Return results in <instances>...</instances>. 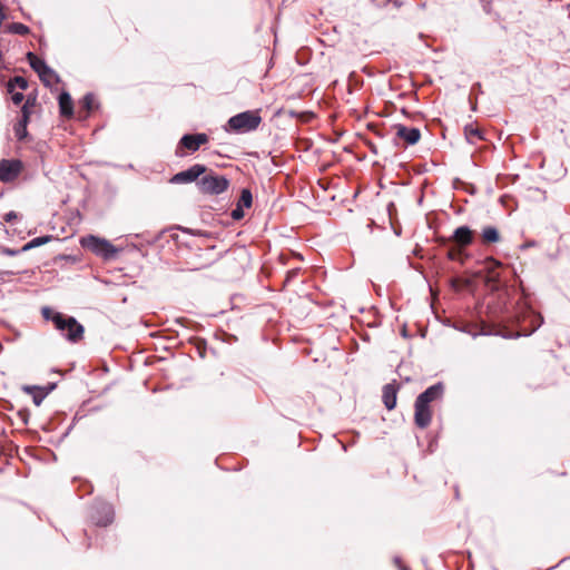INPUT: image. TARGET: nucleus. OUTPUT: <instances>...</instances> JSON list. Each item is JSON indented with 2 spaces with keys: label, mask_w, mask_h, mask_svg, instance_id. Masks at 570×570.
Wrapping results in <instances>:
<instances>
[{
  "label": "nucleus",
  "mask_w": 570,
  "mask_h": 570,
  "mask_svg": "<svg viewBox=\"0 0 570 570\" xmlns=\"http://www.w3.org/2000/svg\"><path fill=\"white\" fill-rule=\"evenodd\" d=\"M42 316L51 320L57 330H59L70 342H78L83 335V326L72 316H65L61 313L53 312L50 307H43Z\"/></svg>",
  "instance_id": "obj_1"
},
{
  "label": "nucleus",
  "mask_w": 570,
  "mask_h": 570,
  "mask_svg": "<svg viewBox=\"0 0 570 570\" xmlns=\"http://www.w3.org/2000/svg\"><path fill=\"white\" fill-rule=\"evenodd\" d=\"M262 117L258 110H247L230 117L225 126L226 131L245 134L258 128Z\"/></svg>",
  "instance_id": "obj_2"
},
{
  "label": "nucleus",
  "mask_w": 570,
  "mask_h": 570,
  "mask_svg": "<svg viewBox=\"0 0 570 570\" xmlns=\"http://www.w3.org/2000/svg\"><path fill=\"white\" fill-rule=\"evenodd\" d=\"M81 245L105 259H110L118 253V249L110 242L94 235L82 237Z\"/></svg>",
  "instance_id": "obj_3"
},
{
  "label": "nucleus",
  "mask_w": 570,
  "mask_h": 570,
  "mask_svg": "<svg viewBox=\"0 0 570 570\" xmlns=\"http://www.w3.org/2000/svg\"><path fill=\"white\" fill-rule=\"evenodd\" d=\"M198 186L204 194L219 195L227 190L229 181L225 176L208 174L198 180Z\"/></svg>",
  "instance_id": "obj_4"
},
{
  "label": "nucleus",
  "mask_w": 570,
  "mask_h": 570,
  "mask_svg": "<svg viewBox=\"0 0 570 570\" xmlns=\"http://www.w3.org/2000/svg\"><path fill=\"white\" fill-rule=\"evenodd\" d=\"M21 161L16 159H2L0 161V180L9 183L14 180L21 171Z\"/></svg>",
  "instance_id": "obj_5"
},
{
  "label": "nucleus",
  "mask_w": 570,
  "mask_h": 570,
  "mask_svg": "<svg viewBox=\"0 0 570 570\" xmlns=\"http://www.w3.org/2000/svg\"><path fill=\"white\" fill-rule=\"evenodd\" d=\"M206 171V167L200 164L193 165L186 170L177 173L170 178V183L173 184H187L193 183L198 179L200 175Z\"/></svg>",
  "instance_id": "obj_6"
},
{
  "label": "nucleus",
  "mask_w": 570,
  "mask_h": 570,
  "mask_svg": "<svg viewBox=\"0 0 570 570\" xmlns=\"http://www.w3.org/2000/svg\"><path fill=\"white\" fill-rule=\"evenodd\" d=\"M395 135L399 139L403 140L406 145H415L421 138V131L414 127H406L404 125H394Z\"/></svg>",
  "instance_id": "obj_7"
},
{
  "label": "nucleus",
  "mask_w": 570,
  "mask_h": 570,
  "mask_svg": "<svg viewBox=\"0 0 570 570\" xmlns=\"http://www.w3.org/2000/svg\"><path fill=\"white\" fill-rule=\"evenodd\" d=\"M208 142L206 134L184 135L179 141V146L195 153L204 144Z\"/></svg>",
  "instance_id": "obj_8"
},
{
  "label": "nucleus",
  "mask_w": 570,
  "mask_h": 570,
  "mask_svg": "<svg viewBox=\"0 0 570 570\" xmlns=\"http://www.w3.org/2000/svg\"><path fill=\"white\" fill-rule=\"evenodd\" d=\"M449 242L454 243L456 246L465 247L473 242V232L468 226H460L450 237Z\"/></svg>",
  "instance_id": "obj_9"
},
{
  "label": "nucleus",
  "mask_w": 570,
  "mask_h": 570,
  "mask_svg": "<svg viewBox=\"0 0 570 570\" xmlns=\"http://www.w3.org/2000/svg\"><path fill=\"white\" fill-rule=\"evenodd\" d=\"M414 407H415V413H414L415 424L421 429L426 428L430 424L431 419H432V413H431L430 406L415 401Z\"/></svg>",
  "instance_id": "obj_10"
},
{
  "label": "nucleus",
  "mask_w": 570,
  "mask_h": 570,
  "mask_svg": "<svg viewBox=\"0 0 570 570\" xmlns=\"http://www.w3.org/2000/svg\"><path fill=\"white\" fill-rule=\"evenodd\" d=\"M442 393H443V386H442V384L438 383V384H434V385L428 387L423 393H421L416 397L415 401H417L419 403L426 404L429 406V404L431 402L441 397Z\"/></svg>",
  "instance_id": "obj_11"
},
{
  "label": "nucleus",
  "mask_w": 570,
  "mask_h": 570,
  "mask_svg": "<svg viewBox=\"0 0 570 570\" xmlns=\"http://www.w3.org/2000/svg\"><path fill=\"white\" fill-rule=\"evenodd\" d=\"M383 402L387 410H393L396 405V389L392 384L383 387Z\"/></svg>",
  "instance_id": "obj_12"
},
{
  "label": "nucleus",
  "mask_w": 570,
  "mask_h": 570,
  "mask_svg": "<svg viewBox=\"0 0 570 570\" xmlns=\"http://www.w3.org/2000/svg\"><path fill=\"white\" fill-rule=\"evenodd\" d=\"M60 112L65 117H71L73 112L72 99L68 92H62L59 96Z\"/></svg>",
  "instance_id": "obj_13"
},
{
  "label": "nucleus",
  "mask_w": 570,
  "mask_h": 570,
  "mask_svg": "<svg viewBox=\"0 0 570 570\" xmlns=\"http://www.w3.org/2000/svg\"><path fill=\"white\" fill-rule=\"evenodd\" d=\"M481 237L484 244L498 243L501 239L499 230L493 226H485L482 229Z\"/></svg>",
  "instance_id": "obj_14"
},
{
  "label": "nucleus",
  "mask_w": 570,
  "mask_h": 570,
  "mask_svg": "<svg viewBox=\"0 0 570 570\" xmlns=\"http://www.w3.org/2000/svg\"><path fill=\"white\" fill-rule=\"evenodd\" d=\"M464 135L469 142L476 144L480 140H483V132L478 127L473 125H468L464 128Z\"/></svg>",
  "instance_id": "obj_15"
},
{
  "label": "nucleus",
  "mask_w": 570,
  "mask_h": 570,
  "mask_svg": "<svg viewBox=\"0 0 570 570\" xmlns=\"http://www.w3.org/2000/svg\"><path fill=\"white\" fill-rule=\"evenodd\" d=\"M23 391L28 394H32L33 403L39 406L47 395V392L38 386H23Z\"/></svg>",
  "instance_id": "obj_16"
},
{
  "label": "nucleus",
  "mask_w": 570,
  "mask_h": 570,
  "mask_svg": "<svg viewBox=\"0 0 570 570\" xmlns=\"http://www.w3.org/2000/svg\"><path fill=\"white\" fill-rule=\"evenodd\" d=\"M446 256L449 259L460 262L461 264L464 263V259L466 257V255L463 252V247L456 245H452L449 247Z\"/></svg>",
  "instance_id": "obj_17"
},
{
  "label": "nucleus",
  "mask_w": 570,
  "mask_h": 570,
  "mask_svg": "<svg viewBox=\"0 0 570 570\" xmlns=\"http://www.w3.org/2000/svg\"><path fill=\"white\" fill-rule=\"evenodd\" d=\"M38 75H39L41 81L46 86H50L51 83H53L58 80L56 72L48 66L42 71H40Z\"/></svg>",
  "instance_id": "obj_18"
},
{
  "label": "nucleus",
  "mask_w": 570,
  "mask_h": 570,
  "mask_svg": "<svg viewBox=\"0 0 570 570\" xmlns=\"http://www.w3.org/2000/svg\"><path fill=\"white\" fill-rule=\"evenodd\" d=\"M29 120L26 119V117H21L20 120L14 125V135L19 140H22L27 137V125Z\"/></svg>",
  "instance_id": "obj_19"
},
{
  "label": "nucleus",
  "mask_w": 570,
  "mask_h": 570,
  "mask_svg": "<svg viewBox=\"0 0 570 570\" xmlns=\"http://www.w3.org/2000/svg\"><path fill=\"white\" fill-rule=\"evenodd\" d=\"M27 59L31 66V68L37 72L39 73L40 71H42L47 65L43 60H41L40 58H38L35 53L32 52H28L27 53Z\"/></svg>",
  "instance_id": "obj_20"
},
{
  "label": "nucleus",
  "mask_w": 570,
  "mask_h": 570,
  "mask_svg": "<svg viewBox=\"0 0 570 570\" xmlns=\"http://www.w3.org/2000/svg\"><path fill=\"white\" fill-rule=\"evenodd\" d=\"M253 204V196L249 189L245 188L240 193L237 206L240 208H249Z\"/></svg>",
  "instance_id": "obj_21"
},
{
  "label": "nucleus",
  "mask_w": 570,
  "mask_h": 570,
  "mask_svg": "<svg viewBox=\"0 0 570 570\" xmlns=\"http://www.w3.org/2000/svg\"><path fill=\"white\" fill-rule=\"evenodd\" d=\"M14 87H19L21 90H26L28 88V81L23 77L16 76L8 82V91L12 92Z\"/></svg>",
  "instance_id": "obj_22"
},
{
  "label": "nucleus",
  "mask_w": 570,
  "mask_h": 570,
  "mask_svg": "<svg viewBox=\"0 0 570 570\" xmlns=\"http://www.w3.org/2000/svg\"><path fill=\"white\" fill-rule=\"evenodd\" d=\"M7 30L10 33H16V35H20V36H24V35L29 33V28L26 24L20 23V22H13V23L8 24Z\"/></svg>",
  "instance_id": "obj_23"
},
{
  "label": "nucleus",
  "mask_w": 570,
  "mask_h": 570,
  "mask_svg": "<svg viewBox=\"0 0 570 570\" xmlns=\"http://www.w3.org/2000/svg\"><path fill=\"white\" fill-rule=\"evenodd\" d=\"M51 239V236H41V237H36L33 239H31L28 244L24 245L23 249L27 250V249H30V248H35V247H38V246H41V245H45L47 244L49 240Z\"/></svg>",
  "instance_id": "obj_24"
},
{
  "label": "nucleus",
  "mask_w": 570,
  "mask_h": 570,
  "mask_svg": "<svg viewBox=\"0 0 570 570\" xmlns=\"http://www.w3.org/2000/svg\"><path fill=\"white\" fill-rule=\"evenodd\" d=\"M94 105L95 96L92 94H87L81 100V106L83 109H86L87 114H89L92 110Z\"/></svg>",
  "instance_id": "obj_25"
},
{
  "label": "nucleus",
  "mask_w": 570,
  "mask_h": 570,
  "mask_svg": "<svg viewBox=\"0 0 570 570\" xmlns=\"http://www.w3.org/2000/svg\"><path fill=\"white\" fill-rule=\"evenodd\" d=\"M35 99L27 98L24 105L21 108V117H26L27 120H29L30 117V107H33Z\"/></svg>",
  "instance_id": "obj_26"
},
{
  "label": "nucleus",
  "mask_w": 570,
  "mask_h": 570,
  "mask_svg": "<svg viewBox=\"0 0 570 570\" xmlns=\"http://www.w3.org/2000/svg\"><path fill=\"white\" fill-rule=\"evenodd\" d=\"M106 510H107V517L104 519V520H97V523L99 525H108L109 523H111L112 521V512H111V509L109 507H106Z\"/></svg>",
  "instance_id": "obj_27"
},
{
  "label": "nucleus",
  "mask_w": 570,
  "mask_h": 570,
  "mask_svg": "<svg viewBox=\"0 0 570 570\" xmlns=\"http://www.w3.org/2000/svg\"><path fill=\"white\" fill-rule=\"evenodd\" d=\"M232 217L235 220H239L244 217V208H240L236 205V208L232 210Z\"/></svg>",
  "instance_id": "obj_28"
},
{
  "label": "nucleus",
  "mask_w": 570,
  "mask_h": 570,
  "mask_svg": "<svg viewBox=\"0 0 570 570\" xmlns=\"http://www.w3.org/2000/svg\"><path fill=\"white\" fill-rule=\"evenodd\" d=\"M11 94H12V97H11L12 102L14 105H20L24 98L23 95L21 92H13V91Z\"/></svg>",
  "instance_id": "obj_29"
},
{
  "label": "nucleus",
  "mask_w": 570,
  "mask_h": 570,
  "mask_svg": "<svg viewBox=\"0 0 570 570\" xmlns=\"http://www.w3.org/2000/svg\"><path fill=\"white\" fill-rule=\"evenodd\" d=\"M18 218V215L16 212H9L7 213L4 216H3V219L7 222V223H12L13 220H16Z\"/></svg>",
  "instance_id": "obj_30"
},
{
  "label": "nucleus",
  "mask_w": 570,
  "mask_h": 570,
  "mask_svg": "<svg viewBox=\"0 0 570 570\" xmlns=\"http://www.w3.org/2000/svg\"><path fill=\"white\" fill-rule=\"evenodd\" d=\"M533 245H534L533 243H527V244L522 245L521 248H528Z\"/></svg>",
  "instance_id": "obj_31"
},
{
  "label": "nucleus",
  "mask_w": 570,
  "mask_h": 570,
  "mask_svg": "<svg viewBox=\"0 0 570 570\" xmlns=\"http://www.w3.org/2000/svg\"><path fill=\"white\" fill-rule=\"evenodd\" d=\"M296 273H297V271H296V269H293V271H291V272L288 273V276H295V274H296Z\"/></svg>",
  "instance_id": "obj_32"
},
{
  "label": "nucleus",
  "mask_w": 570,
  "mask_h": 570,
  "mask_svg": "<svg viewBox=\"0 0 570 570\" xmlns=\"http://www.w3.org/2000/svg\"><path fill=\"white\" fill-rule=\"evenodd\" d=\"M400 569H401V570H405V568H403V567H401V566H400Z\"/></svg>",
  "instance_id": "obj_33"
}]
</instances>
